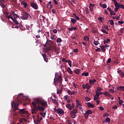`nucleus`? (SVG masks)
<instances>
[{
    "instance_id": "f257e3e1",
    "label": "nucleus",
    "mask_w": 124,
    "mask_h": 124,
    "mask_svg": "<svg viewBox=\"0 0 124 124\" xmlns=\"http://www.w3.org/2000/svg\"><path fill=\"white\" fill-rule=\"evenodd\" d=\"M34 101L35 102H32V105L34 107V110L36 111H38V110L40 111H43V110H44V107H46V105H47V103L46 102H43L38 98L35 99ZM36 104H38V105H42V106H37Z\"/></svg>"
},
{
    "instance_id": "f03ea898",
    "label": "nucleus",
    "mask_w": 124,
    "mask_h": 124,
    "mask_svg": "<svg viewBox=\"0 0 124 124\" xmlns=\"http://www.w3.org/2000/svg\"><path fill=\"white\" fill-rule=\"evenodd\" d=\"M11 106L12 108L15 107V109H13V111L15 112L16 110H19L18 113L22 116V117H25L24 115H28L29 112L26 110V108H23L20 109V108H18L19 107V103H15L14 101H12L11 102Z\"/></svg>"
},
{
    "instance_id": "7ed1b4c3",
    "label": "nucleus",
    "mask_w": 124,
    "mask_h": 124,
    "mask_svg": "<svg viewBox=\"0 0 124 124\" xmlns=\"http://www.w3.org/2000/svg\"><path fill=\"white\" fill-rule=\"evenodd\" d=\"M55 78L54 80L60 83V85H62V75H59V73H56L55 75Z\"/></svg>"
},
{
    "instance_id": "20e7f679",
    "label": "nucleus",
    "mask_w": 124,
    "mask_h": 124,
    "mask_svg": "<svg viewBox=\"0 0 124 124\" xmlns=\"http://www.w3.org/2000/svg\"><path fill=\"white\" fill-rule=\"evenodd\" d=\"M29 16H30V14L26 12H24L21 14V16H20V18L21 19H22V20H28Z\"/></svg>"
},
{
    "instance_id": "39448f33",
    "label": "nucleus",
    "mask_w": 124,
    "mask_h": 124,
    "mask_svg": "<svg viewBox=\"0 0 124 124\" xmlns=\"http://www.w3.org/2000/svg\"><path fill=\"white\" fill-rule=\"evenodd\" d=\"M54 110L57 114H60L61 115L62 114H64V111H63V110L61 108H58V109L56 108H54Z\"/></svg>"
},
{
    "instance_id": "423d86ee",
    "label": "nucleus",
    "mask_w": 124,
    "mask_h": 124,
    "mask_svg": "<svg viewBox=\"0 0 124 124\" xmlns=\"http://www.w3.org/2000/svg\"><path fill=\"white\" fill-rule=\"evenodd\" d=\"M93 114V111L90 109L87 110L86 113L84 114V117L85 118L86 120H88V118H89V115H91Z\"/></svg>"
},
{
    "instance_id": "0eeeda50",
    "label": "nucleus",
    "mask_w": 124,
    "mask_h": 124,
    "mask_svg": "<svg viewBox=\"0 0 124 124\" xmlns=\"http://www.w3.org/2000/svg\"><path fill=\"white\" fill-rule=\"evenodd\" d=\"M112 1L114 3L115 7L118 10L120 9V8H121L120 4L118 3V2L116 0H112Z\"/></svg>"
},
{
    "instance_id": "6e6552de",
    "label": "nucleus",
    "mask_w": 124,
    "mask_h": 124,
    "mask_svg": "<svg viewBox=\"0 0 124 124\" xmlns=\"http://www.w3.org/2000/svg\"><path fill=\"white\" fill-rule=\"evenodd\" d=\"M31 7H32V8H34V9H36V10L38 9V5L35 3L31 2Z\"/></svg>"
},
{
    "instance_id": "1a4fd4ad",
    "label": "nucleus",
    "mask_w": 124,
    "mask_h": 124,
    "mask_svg": "<svg viewBox=\"0 0 124 124\" xmlns=\"http://www.w3.org/2000/svg\"><path fill=\"white\" fill-rule=\"evenodd\" d=\"M107 9L108 10L109 12L110 13V15H113L114 16H115L116 15V13H115L114 12V11L112 10V9H111V8L108 7L107 8Z\"/></svg>"
},
{
    "instance_id": "9d476101",
    "label": "nucleus",
    "mask_w": 124,
    "mask_h": 124,
    "mask_svg": "<svg viewBox=\"0 0 124 124\" xmlns=\"http://www.w3.org/2000/svg\"><path fill=\"white\" fill-rule=\"evenodd\" d=\"M95 93L96 94L94 96V101H95L97 99H99V94H98V93H97V92H95Z\"/></svg>"
},
{
    "instance_id": "9b49d317",
    "label": "nucleus",
    "mask_w": 124,
    "mask_h": 124,
    "mask_svg": "<svg viewBox=\"0 0 124 124\" xmlns=\"http://www.w3.org/2000/svg\"><path fill=\"white\" fill-rule=\"evenodd\" d=\"M95 82H96V79H90L89 80V83L92 86H93V85H94V83H95Z\"/></svg>"
},
{
    "instance_id": "f8f14e48",
    "label": "nucleus",
    "mask_w": 124,
    "mask_h": 124,
    "mask_svg": "<svg viewBox=\"0 0 124 124\" xmlns=\"http://www.w3.org/2000/svg\"><path fill=\"white\" fill-rule=\"evenodd\" d=\"M117 73L121 77L124 78V73L123 72V71L122 70H119V71H117Z\"/></svg>"
},
{
    "instance_id": "ddd939ff",
    "label": "nucleus",
    "mask_w": 124,
    "mask_h": 124,
    "mask_svg": "<svg viewBox=\"0 0 124 124\" xmlns=\"http://www.w3.org/2000/svg\"><path fill=\"white\" fill-rule=\"evenodd\" d=\"M22 96H23L22 93H20L18 95L17 100H18V103H20V102H21V99H20V98H22Z\"/></svg>"
},
{
    "instance_id": "4468645a",
    "label": "nucleus",
    "mask_w": 124,
    "mask_h": 124,
    "mask_svg": "<svg viewBox=\"0 0 124 124\" xmlns=\"http://www.w3.org/2000/svg\"><path fill=\"white\" fill-rule=\"evenodd\" d=\"M42 56L43 57L44 60L46 62H48V58H47V56H46V54H43L42 55Z\"/></svg>"
},
{
    "instance_id": "2eb2a0df",
    "label": "nucleus",
    "mask_w": 124,
    "mask_h": 124,
    "mask_svg": "<svg viewBox=\"0 0 124 124\" xmlns=\"http://www.w3.org/2000/svg\"><path fill=\"white\" fill-rule=\"evenodd\" d=\"M21 4L23 5L24 8H27L28 7V4L25 1H23L21 2Z\"/></svg>"
},
{
    "instance_id": "dca6fc26",
    "label": "nucleus",
    "mask_w": 124,
    "mask_h": 124,
    "mask_svg": "<svg viewBox=\"0 0 124 124\" xmlns=\"http://www.w3.org/2000/svg\"><path fill=\"white\" fill-rule=\"evenodd\" d=\"M62 93V89H57V94H61Z\"/></svg>"
},
{
    "instance_id": "f3484780",
    "label": "nucleus",
    "mask_w": 124,
    "mask_h": 124,
    "mask_svg": "<svg viewBox=\"0 0 124 124\" xmlns=\"http://www.w3.org/2000/svg\"><path fill=\"white\" fill-rule=\"evenodd\" d=\"M44 47L46 49V52H49V51L50 50V47L47 46L46 45H44Z\"/></svg>"
},
{
    "instance_id": "a211bd4d",
    "label": "nucleus",
    "mask_w": 124,
    "mask_h": 124,
    "mask_svg": "<svg viewBox=\"0 0 124 124\" xmlns=\"http://www.w3.org/2000/svg\"><path fill=\"white\" fill-rule=\"evenodd\" d=\"M77 107H78L79 106H82V105L80 104V101L78 99L76 100Z\"/></svg>"
},
{
    "instance_id": "6ab92c4d",
    "label": "nucleus",
    "mask_w": 124,
    "mask_h": 124,
    "mask_svg": "<svg viewBox=\"0 0 124 124\" xmlns=\"http://www.w3.org/2000/svg\"><path fill=\"white\" fill-rule=\"evenodd\" d=\"M104 95H106V96H108V97H111L112 95L110 94V93L109 92H106L104 93Z\"/></svg>"
},
{
    "instance_id": "aec40b11",
    "label": "nucleus",
    "mask_w": 124,
    "mask_h": 124,
    "mask_svg": "<svg viewBox=\"0 0 124 124\" xmlns=\"http://www.w3.org/2000/svg\"><path fill=\"white\" fill-rule=\"evenodd\" d=\"M70 115L72 119H75L76 118V113H73V112H70Z\"/></svg>"
},
{
    "instance_id": "412c9836",
    "label": "nucleus",
    "mask_w": 124,
    "mask_h": 124,
    "mask_svg": "<svg viewBox=\"0 0 124 124\" xmlns=\"http://www.w3.org/2000/svg\"><path fill=\"white\" fill-rule=\"evenodd\" d=\"M118 91H124V86H119L117 88Z\"/></svg>"
},
{
    "instance_id": "4be33fe9",
    "label": "nucleus",
    "mask_w": 124,
    "mask_h": 124,
    "mask_svg": "<svg viewBox=\"0 0 124 124\" xmlns=\"http://www.w3.org/2000/svg\"><path fill=\"white\" fill-rule=\"evenodd\" d=\"M66 108H68V110L71 111L72 110V108H71V105L70 104H67L66 106Z\"/></svg>"
},
{
    "instance_id": "5701e85b",
    "label": "nucleus",
    "mask_w": 124,
    "mask_h": 124,
    "mask_svg": "<svg viewBox=\"0 0 124 124\" xmlns=\"http://www.w3.org/2000/svg\"><path fill=\"white\" fill-rule=\"evenodd\" d=\"M77 30V28L72 27V28H69V31H76Z\"/></svg>"
},
{
    "instance_id": "b1692460",
    "label": "nucleus",
    "mask_w": 124,
    "mask_h": 124,
    "mask_svg": "<svg viewBox=\"0 0 124 124\" xmlns=\"http://www.w3.org/2000/svg\"><path fill=\"white\" fill-rule=\"evenodd\" d=\"M100 47L103 52H105V51H106V49H105V46H100Z\"/></svg>"
},
{
    "instance_id": "393cba45",
    "label": "nucleus",
    "mask_w": 124,
    "mask_h": 124,
    "mask_svg": "<svg viewBox=\"0 0 124 124\" xmlns=\"http://www.w3.org/2000/svg\"><path fill=\"white\" fill-rule=\"evenodd\" d=\"M100 5L101 7H103V8H107V5L106 4H101V3H100Z\"/></svg>"
},
{
    "instance_id": "a878e982",
    "label": "nucleus",
    "mask_w": 124,
    "mask_h": 124,
    "mask_svg": "<svg viewBox=\"0 0 124 124\" xmlns=\"http://www.w3.org/2000/svg\"><path fill=\"white\" fill-rule=\"evenodd\" d=\"M6 18H7V19H8L9 20L10 19H12V20H13L14 18H13V17H12V16L11 15H10L9 16H6Z\"/></svg>"
},
{
    "instance_id": "bb28decb",
    "label": "nucleus",
    "mask_w": 124,
    "mask_h": 124,
    "mask_svg": "<svg viewBox=\"0 0 124 124\" xmlns=\"http://www.w3.org/2000/svg\"><path fill=\"white\" fill-rule=\"evenodd\" d=\"M89 8H90L91 11H93V4H90V5L89 6Z\"/></svg>"
},
{
    "instance_id": "cd10ccee",
    "label": "nucleus",
    "mask_w": 124,
    "mask_h": 124,
    "mask_svg": "<svg viewBox=\"0 0 124 124\" xmlns=\"http://www.w3.org/2000/svg\"><path fill=\"white\" fill-rule=\"evenodd\" d=\"M14 23H15V24H16V25H19V22H18V20H17V19H13V20Z\"/></svg>"
},
{
    "instance_id": "c85d7f7f",
    "label": "nucleus",
    "mask_w": 124,
    "mask_h": 124,
    "mask_svg": "<svg viewBox=\"0 0 124 124\" xmlns=\"http://www.w3.org/2000/svg\"><path fill=\"white\" fill-rule=\"evenodd\" d=\"M82 76H89V72H84L81 74Z\"/></svg>"
},
{
    "instance_id": "c756f323",
    "label": "nucleus",
    "mask_w": 124,
    "mask_h": 124,
    "mask_svg": "<svg viewBox=\"0 0 124 124\" xmlns=\"http://www.w3.org/2000/svg\"><path fill=\"white\" fill-rule=\"evenodd\" d=\"M110 41H111V40L107 39L104 41V44H106V43H108V42H110Z\"/></svg>"
},
{
    "instance_id": "7c9ffc66",
    "label": "nucleus",
    "mask_w": 124,
    "mask_h": 124,
    "mask_svg": "<svg viewBox=\"0 0 124 124\" xmlns=\"http://www.w3.org/2000/svg\"><path fill=\"white\" fill-rule=\"evenodd\" d=\"M52 101L53 103H54L56 105H57L58 104V101L57 100L52 98Z\"/></svg>"
},
{
    "instance_id": "2f4dec72",
    "label": "nucleus",
    "mask_w": 124,
    "mask_h": 124,
    "mask_svg": "<svg viewBox=\"0 0 124 124\" xmlns=\"http://www.w3.org/2000/svg\"><path fill=\"white\" fill-rule=\"evenodd\" d=\"M67 71H68V73H69L70 74H72L73 73V72L71 71V69L69 67L68 68V69H67Z\"/></svg>"
},
{
    "instance_id": "473e14b6",
    "label": "nucleus",
    "mask_w": 124,
    "mask_h": 124,
    "mask_svg": "<svg viewBox=\"0 0 124 124\" xmlns=\"http://www.w3.org/2000/svg\"><path fill=\"white\" fill-rule=\"evenodd\" d=\"M71 112L76 114V113L78 112V110H77V109L75 108L73 110V111H71Z\"/></svg>"
},
{
    "instance_id": "72a5a7b5",
    "label": "nucleus",
    "mask_w": 124,
    "mask_h": 124,
    "mask_svg": "<svg viewBox=\"0 0 124 124\" xmlns=\"http://www.w3.org/2000/svg\"><path fill=\"white\" fill-rule=\"evenodd\" d=\"M67 62H68V64H69V66L70 67H72V62H71V61H70V60H67V61H66Z\"/></svg>"
},
{
    "instance_id": "f704fd0d",
    "label": "nucleus",
    "mask_w": 124,
    "mask_h": 124,
    "mask_svg": "<svg viewBox=\"0 0 124 124\" xmlns=\"http://www.w3.org/2000/svg\"><path fill=\"white\" fill-rule=\"evenodd\" d=\"M101 91H102V89H101V88L98 87L97 88V91H96V92H97V93H100Z\"/></svg>"
},
{
    "instance_id": "c9c22d12",
    "label": "nucleus",
    "mask_w": 124,
    "mask_h": 124,
    "mask_svg": "<svg viewBox=\"0 0 124 124\" xmlns=\"http://www.w3.org/2000/svg\"><path fill=\"white\" fill-rule=\"evenodd\" d=\"M93 44H94V45H95V46H97V45H98V44H99V42H98V41L94 40Z\"/></svg>"
},
{
    "instance_id": "e433bc0d",
    "label": "nucleus",
    "mask_w": 124,
    "mask_h": 124,
    "mask_svg": "<svg viewBox=\"0 0 124 124\" xmlns=\"http://www.w3.org/2000/svg\"><path fill=\"white\" fill-rule=\"evenodd\" d=\"M74 72L76 74H79V73H80V70L77 69L74 71Z\"/></svg>"
},
{
    "instance_id": "4c0bfd02",
    "label": "nucleus",
    "mask_w": 124,
    "mask_h": 124,
    "mask_svg": "<svg viewBox=\"0 0 124 124\" xmlns=\"http://www.w3.org/2000/svg\"><path fill=\"white\" fill-rule=\"evenodd\" d=\"M71 21L72 22V23H73V24H75V23H76V22H77V20L74 19V18H71Z\"/></svg>"
},
{
    "instance_id": "58836bf2",
    "label": "nucleus",
    "mask_w": 124,
    "mask_h": 124,
    "mask_svg": "<svg viewBox=\"0 0 124 124\" xmlns=\"http://www.w3.org/2000/svg\"><path fill=\"white\" fill-rule=\"evenodd\" d=\"M62 39H61V38H58L57 39V43H62Z\"/></svg>"
},
{
    "instance_id": "ea45409f",
    "label": "nucleus",
    "mask_w": 124,
    "mask_h": 124,
    "mask_svg": "<svg viewBox=\"0 0 124 124\" xmlns=\"http://www.w3.org/2000/svg\"><path fill=\"white\" fill-rule=\"evenodd\" d=\"M13 16H14V19H18V17H19V16L18 15H17L16 14H14V15H13Z\"/></svg>"
},
{
    "instance_id": "a19ab883",
    "label": "nucleus",
    "mask_w": 124,
    "mask_h": 124,
    "mask_svg": "<svg viewBox=\"0 0 124 124\" xmlns=\"http://www.w3.org/2000/svg\"><path fill=\"white\" fill-rule=\"evenodd\" d=\"M51 5H52V1H50L47 4L46 6H47V8H49V6H50Z\"/></svg>"
},
{
    "instance_id": "79ce46f5",
    "label": "nucleus",
    "mask_w": 124,
    "mask_h": 124,
    "mask_svg": "<svg viewBox=\"0 0 124 124\" xmlns=\"http://www.w3.org/2000/svg\"><path fill=\"white\" fill-rule=\"evenodd\" d=\"M110 120L109 117L106 118L105 120L106 123L107 124V123H109L110 122Z\"/></svg>"
},
{
    "instance_id": "37998d69",
    "label": "nucleus",
    "mask_w": 124,
    "mask_h": 124,
    "mask_svg": "<svg viewBox=\"0 0 124 124\" xmlns=\"http://www.w3.org/2000/svg\"><path fill=\"white\" fill-rule=\"evenodd\" d=\"M102 32H104V33H106V34H108V32H107V31H106V30H104V29H102L101 30Z\"/></svg>"
},
{
    "instance_id": "c03bdc74",
    "label": "nucleus",
    "mask_w": 124,
    "mask_h": 124,
    "mask_svg": "<svg viewBox=\"0 0 124 124\" xmlns=\"http://www.w3.org/2000/svg\"><path fill=\"white\" fill-rule=\"evenodd\" d=\"M84 39L85 41H89V40H90V38L88 36H85Z\"/></svg>"
},
{
    "instance_id": "a18cd8bd",
    "label": "nucleus",
    "mask_w": 124,
    "mask_h": 124,
    "mask_svg": "<svg viewBox=\"0 0 124 124\" xmlns=\"http://www.w3.org/2000/svg\"><path fill=\"white\" fill-rule=\"evenodd\" d=\"M81 106H79L78 107V108H79L80 111H81V112H84V109H83V108H82V107H81Z\"/></svg>"
},
{
    "instance_id": "49530a36",
    "label": "nucleus",
    "mask_w": 124,
    "mask_h": 124,
    "mask_svg": "<svg viewBox=\"0 0 124 124\" xmlns=\"http://www.w3.org/2000/svg\"><path fill=\"white\" fill-rule=\"evenodd\" d=\"M86 89L87 90H89L91 89V86H89V84H86Z\"/></svg>"
},
{
    "instance_id": "de8ad7c7",
    "label": "nucleus",
    "mask_w": 124,
    "mask_h": 124,
    "mask_svg": "<svg viewBox=\"0 0 124 124\" xmlns=\"http://www.w3.org/2000/svg\"><path fill=\"white\" fill-rule=\"evenodd\" d=\"M35 111L36 110H34V108H32L31 110L32 114H36V112Z\"/></svg>"
},
{
    "instance_id": "09e8293b",
    "label": "nucleus",
    "mask_w": 124,
    "mask_h": 124,
    "mask_svg": "<svg viewBox=\"0 0 124 124\" xmlns=\"http://www.w3.org/2000/svg\"><path fill=\"white\" fill-rule=\"evenodd\" d=\"M98 19L99 20V21H100V22H103V18L102 17H99L98 18Z\"/></svg>"
},
{
    "instance_id": "8fccbe9b",
    "label": "nucleus",
    "mask_w": 124,
    "mask_h": 124,
    "mask_svg": "<svg viewBox=\"0 0 124 124\" xmlns=\"http://www.w3.org/2000/svg\"><path fill=\"white\" fill-rule=\"evenodd\" d=\"M109 22H110V24L111 25H114V21H113V20H109Z\"/></svg>"
},
{
    "instance_id": "3c124183",
    "label": "nucleus",
    "mask_w": 124,
    "mask_h": 124,
    "mask_svg": "<svg viewBox=\"0 0 124 124\" xmlns=\"http://www.w3.org/2000/svg\"><path fill=\"white\" fill-rule=\"evenodd\" d=\"M111 61H112V59H111V58H109L107 61V63H110Z\"/></svg>"
},
{
    "instance_id": "603ef678",
    "label": "nucleus",
    "mask_w": 124,
    "mask_h": 124,
    "mask_svg": "<svg viewBox=\"0 0 124 124\" xmlns=\"http://www.w3.org/2000/svg\"><path fill=\"white\" fill-rule=\"evenodd\" d=\"M124 100H120V101H119V103L120 105H122V104H123V103H124Z\"/></svg>"
},
{
    "instance_id": "864d4df0",
    "label": "nucleus",
    "mask_w": 124,
    "mask_h": 124,
    "mask_svg": "<svg viewBox=\"0 0 124 124\" xmlns=\"http://www.w3.org/2000/svg\"><path fill=\"white\" fill-rule=\"evenodd\" d=\"M109 92L111 93H115V91L113 89H109Z\"/></svg>"
},
{
    "instance_id": "5fc2aeb1",
    "label": "nucleus",
    "mask_w": 124,
    "mask_h": 124,
    "mask_svg": "<svg viewBox=\"0 0 124 124\" xmlns=\"http://www.w3.org/2000/svg\"><path fill=\"white\" fill-rule=\"evenodd\" d=\"M119 5L120 6V8H122V9H124V4H119Z\"/></svg>"
},
{
    "instance_id": "6e6d98bb",
    "label": "nucleus",
    "mask_w": 124,
    "mask_h": 124,
    "mask_svg": "<svg viewBox=\"0 0 124 124\" xmlns=\"http://www.w3.org/2000/svg\"><path fill=\"white\" fill-rule=\"evenodd\" d=\"M50 39H51L52 40H54V39H55V36L51 35L50 36Z\"/></svg>"
},
{
    "instance_id": "4d7b16f0",
    "label": "nucleus",
    "mask_w": 124,
    "mask_h": 124,
    "mask_svg": "<svg viewBox=\"0 0 124 124\" xmlns=\"http://www.w3.org/2000/svg\"><path fill=\"white\" fill-rule=\"evenodd\" d=\"M85 100H86V101H90V100H91V99H90V98H89L88 97H86Z\"/></svg>"
},
{
    "instance_id": "13d9d810",
    "label": "nucleus",
    "mask_w": 124,
    "mask_h": 124,
    "mask_svg": "<svg viewBox=\"0 0 124 124\" xmlns=\"http://www.w3.org/2000/svg\"><path fill=\"white\" fill-rule=\"evenodd\" d=\"M118 24H120V25H123V24H124V21H118Z\"/></svg>"
},
{
    "instance_id": "bf43d9fd",
    "label": "nucleus",
    "mask_w": 124,
    "mask_h": 124,
    "mask_svg": "<svg viewBox=\"0 0 124 124\" xmlns=\"http://www.w3.org/2000/svg\"><path fill=\"white\" fill-rule=\"evenodd\" d=\"M124 30L123 28H121L120 30V31L121 33H124Z\"/></svg>"
},
{
    "instance_id": "052dcab7",
    "label": "nucleus",
    "mask_w": 124,
    "mask_h": 124,
    "mask_svg": "<svg viewBox=\"0 0 124 124\" xmlns=\"http://www.w3.org/2000/svg\"><path fill=\"white\" fill-rule=\"evenodd\" d=\"M121 15H119V16H116V20H119L121 18Z\"/></svg>"
},
{
    "instance_id": "680f3d73",
    "label": "nucleus",
    "mask_w": 124,
    "mask_h": 124,
    "mask_svg": "<svg viewBox=\"0 0 124 124\" xmlns=\"http://www.w3.org/2000/svg\"><path fill=\"white\" fill-rule=\"evenodd\" d=\"M0 5L1 6V7H2L3 8H4V7H5V5H4V4H0Z\"/></svg>"
},
{
    "instance_id": "e2e57ef3",
    "label": "nucleus",
    "mask_w": 124,
    "mask_h": 124,
    "mask_svg": "<svg viewBox=\"0 0 124 124\" xmlns=\"http://www.w3.org/2000/svg\"><path fill=\"white\" fill-rule=\"evenodd\" d=\"M55 4H56V5H57V4H59V3H58V1L56 0H53Z\"/></svg>"
},
{
    "instance_id": "0e129e2a",
    "label": "nucleus",
    "mask_w": 124,
    "mask_h": 124,
    "mask_svg": "<svg viewBox=\"0 0 124 124\" xmlns=\"http://www.w3.org/2000/svg\"><path fill=\"white\" fill-rule=\"evenodd\" d=\"M53 32L54 33H57V32H58V31H57L56 29H54V30H53Z\"/></svg>"
},
{
    "instance_id": "69168bd1",
    "label": "nucleus",
    "mask_w": 124,
    "mask_h": 124,
    "mask_svg": "<svg viewBox=\"0 0 124 124\" xmlns=\"http://www.w3.org/2000/svg\"><path fill=\"white\" fill-rule=\"evenodd\" d=\"M82 88H83V89H87L86 84H83V85H82Z\"/></svg>"
},
{
    "instance_id": "338daca9",
    "label": "nucleus",
    "mask_w": 124,
    "mask_h": 124,
    "mask_svg": "<svg viewBox=\"0 0 124 124\" xmlns=\"http://www.w3.org/2000/svg\"><path fill=\"white\" fill-rule=\"evenodd\" d=\"M73 51L75 53H78V49L77 48L74 49Z\"/></svg>"
},
{
    "instance_id": "774afa93",
    "label": "nucleus",
    "mask_w": 124,
    "mask_h": 124,
    "mask_svg": "<svg viewBox=\"0 0 124 124\" xmlns=\"http://www.w3.org/2000/svg\"><path fill=\"white\" fill-rule=\"evenodd\" d=\"M67 122H68V124H72V122H71V121H70V120H68Z\"/></svg>"
}]
</instances>
